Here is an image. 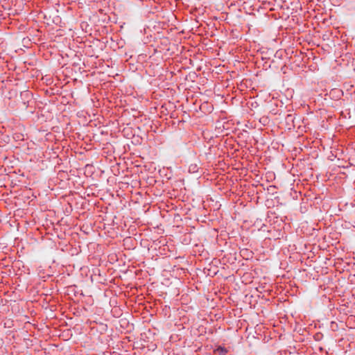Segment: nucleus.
Here are the masks:
<instances>
[{
  "instance_id": "obj_1",
  "label": "nucleus",
  "mask_w": 355,
  "mask_h": 355,
  "mask_svg": "<svg viewBox=\"0 0 355 355\" xmlns=\"http://www.w3.org/2000/svg\"><path fill=\"white\" fill-rule=\"evenodd\" d=\"M213 95V92L211 89H207L205 91V96L207 97H209Z\"/></svg>"
},
{
  "instance_id": "obj_2",
  "label": "nucleus",
  "mask_w": 355,
  "mask_h": 355,
  "mask_svg": "<svg viewBox=\"0 0 355 355\" xmlns=\"http://www.w3.org/2000/svg\"><path fill=\"white\" fill-rule=\"evenodd\" d=\"M196 166H193V165H191V166H189V171H193V173H194V172H196Z\"/></svg>"
},
{
  "instance_id": "obj_3",
  "label": "nucleus",
  "mask_w": 355,
  "mask_h": 355,
  "mask_svg": "<svg viewBox=\"0 0 355 355\" xmlns=\"http://www.w3.org/2000/svg\"><path fill=\"white\" fill-rule=\"evenodd\" d=\"M204 101V103H208V101H209V99H208L207 98H203V99H202V98H201V101Z\"/></svg>"
},
{
  "instance_id": "obj_4",
  "label": "nucleus",
  "mask_w": 355,
  "mask_h": 355,
  "mask_svg": "<svg viewBox=\"0 0 355 355\" xmlns=\"http://www.w3.org/2000/svg\"><path fill=\"white\" fill-rule=\"evenodd\" d=\"M218 351L221 352V353H222L223 354H225V352H226V350H225V349H218Z\"/></svg>"
}]
</instances>
